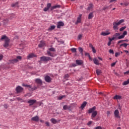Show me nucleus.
Segmentation results:
<instances>
[{"label":"nucleus","mask_w":129,"mask_h":129,"mask_svg":"<svg viewBox=\"0 0 129 129\" xmlns=\"http://www.w3.org/2000/svg\"><path fill=\"white\" fill-rule=\"evenodd\" d=\"M45 124L47 126H50V123L49 122H45Z\"/></svg>","instance_id":"3c124183"},{"label":"nucleus","mask_w":129,"mask_h":129,"mask_svg":"<svg viewBox=\"0 0 129 129\" xmlns=\"http://www.w3.org/2000/svg\"><path fill=\"white\" fill-rule=\"evenodd\" d=\"M39 118L38 116H35L31 118V120H32V121H36V122L39 121Z\"/></svg>","instance_id":"9d476101"},{"label":"nucleus","mask_w":129,"mask_h":129,"mask_svg":"<svg viewBox=\"0 0 129 129\" xmlns=\"http://www.w3.org/2000/svg\"><path fill=\"white\" fill-rule=\"evenodd\" d=\"M36 83H37V84H39V85H42V80L40 79H36L35 80Z\"/></svg>","instance_id":"ddd939ff"},{"label":"nucleus","mask_w":129,"mask_h":129,"mask_svg":"<svg viewBox=\"0 0 129 129\" xmlns=\"http://www.w3.org/2000/svg\"><path fill=\"white\" fill-rule=\"evenodd\" d=\"M93 61H94V64H95L96 65H99V61L97 58H95L93 59Z\"/></svg>","instance_id":"a211bd4d"},{"label":"nucleus","mask_w":129,"mask_h":129,"mask_svg":"<svg viewBox=\"0 0 129 129\" xmlns=\"http://www.w3.org/2000/svg\"><path fill=\"white\" fill-rule=\"evenodd\" d=\"M111 33L109 30H106L105 32H102L101 33V36H108V35H110Z\"/></svg>","instance_id":"1a4fd4ad"},{"label":"nucleus","mask_w":129,"mask_h":129,"mask_svg":"<svg viewBox=\"0 0 129 129\" xmlns=\"http://www.w3.org/2000/svg\"><path fill=\"white\" fill-rule=\"evenodd\" d=\"M11 7H12V8H15V7L16 8H19V2H16L15 4H12Z\"/></svg>","instance_id":"dca6fc26"},{"label":"nucleus","mask_w":129,"mask_h":129,"mask_svg":"<svg viewBox=\"0 0 129 129\" xmlns=\"http://www.w3.org/2000/svg\"><path fill=\"white\" fill-rule=\"evenodd\" d=\"M120 33H116L113 35V37L115 39L118 40V39H117V38H118V37H119V36H120Z\"/></svg>","instance_id":"4468645a"},{"label":"nucleus","mask_w":129,"mask_h":129,"mask_svg":"<svg viewBox=\"0 0 129 129\" xmlns=\"http://www.w3.org/2000/svg\"><path fill=\"white\" fill-rule=\"evenodd\" d=\"M47 52L48 56H50V57H55V54H54V53H51L50 51H47Z\"/></svg>","instance_id":"393cba45"},{"label":"nucleus","mask_w":129,"mask_h":129,"mask_svg":"<svg viewBox=\"0 0 129 129\" xmlns=\"http://www.w3.org/2000/svg\"><path fill=\"white\" fill-rule=\"evenodd\" d=\"M64 97V96H61L59 97L58 99H59V100H61V99H62V98H63Z\"/></svg>","instance_id":"680f3d73"},{"label":"nucleus","mask_w":129,"mask_h":129,"mask_svg":"<svg viewBox=\"0 0 129 129\" xmlns=\"http://www.w3.org/2000/svg\"><path fill=\"white\" fill-rule=\"evenodd\" d=\"M17 60H22V56H17V58H16Z\"/></svg>","instance_id":"c03bdc74"},{"label":"nucleus","mask_w":129,"mask_h":129,"mask_svg":"<svg viewBox=\"0 0 129 129\" xmlns=\"http://www.w3.org/2000/svg\"><path fill=\"white\" fill-rule=\"evenodd\" d=\"M122 42H123V40H119V41L118 42V44H120V43H122Z\"/></svg>","instance_id":"0e129e2a"},{"label":"nucleus","mask_w":129,"mask_h":129,"mask_svg":"<svg viewBox=\"0 0 129 129\" xmlns=\"http://www.w3.org/2000/svg\"><path fill=\"white\" fill-rule=\"evenodd\" d=\"M128 83H129V80H127V81H126L123 83V85H127V84H128Z\"/></svg>","instance_id":"72a5a7b5"},{"label":"nucleus","mask_w":129,"mask_h":129,"mask_svg":"<svg viewBox=\"0 0 129 129\" xmlns=\"http://www.w3.org/2000/svg\"><path fill=\"white\" fill-rule=\"evenodd\" d=\"M1 41H4V44L3 45L4 47L5 48H8V47H9V46H10V38H9V37H8V36H7V35H4L2 36L1 39Z\"/></svg>","instance_id":"f257e3e1"},{"label":"nucleus","mask_w":129,"mask_h":129,"mask_svg":"<svg viewBox=\"0 0 129 129\" xmlns=\"http://www.w3.org/2000/svg\"><path fill=\"white\" fill-rule=\"evenodd\" d=\"M91 123H92V121H90L88 122L87 125H90V124H91Z\"/></svg>","instance_id":"4d7b16f0"},{"label":"nucleus","mask_w":129,"mask_h":129,"mask_svg":"<svg viewBox=\"0 0 129 129\" xmlns=\"http://www.w3.org/2000/svg\"><path fill=\"white\" fill-rule=\"evenodd\" d=\"M79 51L82 55H83V48L82 47H79Z\"/></svg>","instance_id":"7c9ffc66"},{"label":"nucleus","mask_w":129,"mask_h":129,"mask_svg":"<svg viewBox=\"0 0 129 129\" xmlns=\"http://www.w3.org/2000/svg\"><path fill=\"white\" fill-rule=\"evenodd\" d=\"M129 46V44H127V43H122L120 45V47H124V48H126V47H127V46Z\"/></svg>","instance_id":"a878e982"},{"label":"nucleus","mask_w":129,"mask_h":129,"mask_svg":"<svg viewBox=\"0 0 129 129\" xmlns=\"http://www.w3.org/2000/svg\"><path fill=\"white\" fill-rule=\"evenodd\" d=\"M86 104H87V102L84 101L82 104L81 106V108L82 109H83V108H84V107H85L86 106Z\"/></svg>","instance_id":"6ab92c4d"},{"label":"nucleus","mask_w":129,"mask_h":129,"mask_svg":"<svg viewBox=\"0 0 129 129\" xmlns=\"http://www.w3.org/2000/svg\"><path fill=\"white\" fill-rule=\"evenodd\" d=\"M126 27H125V26L122 27H121V28H120L119 31H120V32H121V31H123V30H124V29H126Z\"/></svg>","instance_id":"4c0bfd02"},{"label":"nucleus","mask_w":129,"mask_h":129,"mask_svg":"<svg viewBox=\"0 0 129 129\" xmlns=\"http://www.w3.org/2000/svg\"><path fill=\"white\" fill-rule=\"evenodd\" d=\"M96 73L97 75H100V73H101V71H100V70H96Z\"/></svg>","instance_id":"f704fd0d"},{"label":"nucleus","mask_w":129,"mask_h":129,"mask_svg":"<svg viewBox=\"0 0 129 129\" xmlns=\"http://www.w3.org/2000/svg\"><path fill=\"white\" fill-rule=\"evenodd\" d=\"M3 58L4 55L3 54H0V61H1V60H3Z\"/></svg>","instance_id":"de8ad7c7"},{"label":"nucleus","mask_w":129,"mask_h":129,"mask_svg":"<svg viewBox=\"0 0 129 129\" xmlns=\"http://www.w3.org/2000/svg\"><path fill=\"white\" fill-rule=\"evenodd\" d=\"M94 16H93V12H91L88 16V19L90 20L91 19H92V18H93Z\"/></svg>","instance_id":"5701e85b"},{"label":"nucleus","mask_w":129,"mask_h":129,"mask_svg":"<svg viewBox=\"0 0 129 129\" xmlns=\"http://www.w3.org/2000/svg\"><path fill=\"white\" fill-rule=\"evenodd\" d=\"M4 107L5 108H8V107H9V106L7 104H5Z\"/></svg>","instance_id":"bf43d9fd"},{"label":"nucleus","mask_w":129,"mask_h":129,"mask_svg":"<svg viewBox=\"0 0 129 129\" xmlns=\"http://www.w3.org/2000/svg\"><path fill=\"white\" fill-rule=\"evenodd\" d=\"M115 64H116V62H113L112 63H111V67H113V66H115Z\"/></svg>","instance_id":"5fc2aeb1"},{"label":"nucleus","mask_w":129,"mask_h":129,"mask_svg":"<svg viewBox=\"0 0 129 129\" xmlns=\"http://www.w3.org/2000/svg\"><path fill=\"white\" fill-rule=\"evenodd\" d=\"M109 52L110 54H114V52H113V50H112V49H110L109 50Z\"/></svg>","instance_id":"a19ab883"},{"label":"nucleus","mask_w":129,"mask_h":129,"mask_svg":"<svg viewBox=\"0 0 129 129\" xmlns=\"http://www.w3.org/2000/svg\"><path fill=\"white\" fill-rule=\"evenodd\" d=\"M92 50L93 53H96V50H95V48H94V47H93L92 48Z\"/></svg>","instance_id":"a18cd8bd"},{"label":"nucleus","mask_w":129,"mask_h":129,"mask_svg":"<svg viewBox=\"0 0 129 129\" xmlns=\"http://www.w3.org/2000/svg\"><path fill=\"white\" fill-rule=\"evenodd\" d=\"M52 60V58L49 56H43L40 57V61L42 62H48Z\"/></svg>","instance_id":"20e7f679"},{"label":"nucleus","mask_w":129,"mask_h":129,"mask_svg":"<svg viewBox=\"0 0 129 129\" xmlns=\"http://www.w3.org/2000/svg\"><path fill=\"white\" fill-rule=\"evenodd\" d=\"M124 6H128V3H127V2H125L124 3Z\"/></svg>","instance_id":"e2e57ef3"},{"label":"nucleus","mask_w":129,"mask_h":129,"mask_svg":"<svg viewBox=\"0 0 129 129\" xmlns=\"http://www.w3.org/2000/svg\"><path fill=\"white\" fill-rule=\"evenodd\" d=\"M123 22H124V20L123 19H121L118 22H113V30H114V31H117V30H118V28H117V26H119V25H120V24H122V23H123Z\"/></svg>","instance_id":"7ed1b4c3"},{"label":"nucleus","mask_w":129,"mask_h":129,"mask_svg":"<svg viewBox=\"0 0 129 129\" xmlns=\"http://www.w3.org/2000/svg\"><path fill=\"white\" fill-rule=\"evenodd\" d=\"M49 51H51V52H55L56 51V50L53 47L49 48Z\"/></svg>","instance_id":"e433bc0d"},{"label":"nucleus","mask_w":129,"mask_h":129,"mask_svg":"<svg viewBox=\"0 0 129 129\" xmlns=\"http://www.w3.org/2000/svg\"><path fill=\"white\" fill-rule=\"evenodd\" d=\"M110 45H111V41H109L108 42V46H110Z\"/></svg>","instance_id":"69168bd1"},{"label":"nucleus","mask_w":129,"mask_h":129,"mask_svg":"<svg viewBox=\"0 0 129 129\" xmlns=\"http://www.w3.org/2000/svg\"><path fill=\"white\" fill-rule=\"evenodd\" d=\"M63 109H64V110H66L67 109H68V108H69V107L67 105H64L63 107Z\"/></svg>","instance_id":"58836bf2"},{"label":"nucleus","mask_w":129,"mask_h":129,"mask_svg":"<svg viewBox=\"0 0 129 129\" xmlns=\"http://www.w3.org/2000/svg\"><path fill=\"white\" fill-rule=\"evenodd\" d=\"M22 86H24V87H28L29 90H30V89H31V86L30 85H26V84H22Z\"/></svg>","instance_id":"cd10ccee"},{"label":"nucleus","mask_w":129,"mask_h":129,"mask_svg":"<svg viewBox=\"0 0 129 129\" xmlns=\"http://www.w3.org/2000/svg\"><path fill=\"white\" fill-rule=\"evenodd\" d=\"M69 77V75L67 74L64 76V78H68Z\"/></svg>","instance_id":"13d9d810"},{"label":"nucleus","mask_w":129,"mask_h":129,"mask_svg":"<svg viewBox=\"0 0 129 129\" xmlns=\"http://www.w3.org/2000/svg\"><path fill=\"white\" fill-rule=\"evenodd\" d=\"M16 90L17 93H21V92H23V90H24V88L23 87L18 86L16 87Z\"/></svg>","instance_id":"423d86ee"},{"label":"nucleus","mask_w":129,"mask_h":129,"mask_svg":"<svg viewBox=\"0 0 129 129\" xmlns=\"http://www.w3.org/2000/svg\"><path fill=\"white\" fill-rule=\"evenodd\" d=\"M114 117L116 118H119L120 117L119 116V111L118 110L116 109L114 112Z\"/></svg>","instance_id":"0eeeda50"},{"label":"nucleus","mask_w":129,"mask_h":129,"mask_svg":"<svg viewBox=\"0 0 129 129\" xmlns=\"http://www.w3.org/2000/svg\"><path fill=\"white\" fill-rule=\"evenodd\" d=\"M55 28H56V26L55 25H52L50 26V28H49L48 31H52L54 30V29H55Z\"/></svg>","instance_id":"c85d7f7f"},{"label":"nucleus","mask_w":129,"mask_h":129,"mask_svg":"<svg viewBox=\"0 0 129 129\" xmlns=\"http://www.w3.org/2000/svg\"><path fill=\"white\" fill-rule=\"evenodd\" d=\"M33 57H35V54H34V53H30L27 56V59H31L33 58Z\"/></svg>","instance_id":"aec40b11"},{"label":"nucleus","mask_w":129,"mask_h":129,"mask_svg":"<svg viewBox=\"0 0 129 129\" xmlns=\"http://www.w3.org/2000/svg\"><path fill=\"white\" fill-rule=\"evenodd\" d=\"M123 38H124V36L122 34V35H119V37H117V39L118 40H120V39H123Z\"/></svg>","instance_id":"c9c22d12"},{"label":"nucleus","mask_w":129,"mask_h":129,"mask_svg":"<svg viewBox=\"0 0 129 129\" xmlns=\"http://www.w3.org/2000/svg\"><path fill=\"white\" fill-rule=\"evenodd\" d=\"M76 62L78 65H82L83 64V61L81 60H76Z\"/></svg>","instance_id":"f3484780"},{"label":"nucleus","mask_w":129,"mask_h":129,"mask_svg":"<svg viewBox=\"0 0 129 129\" xmlns=\"http://www.w3.org/2000/svg\"><path fill=\"white\" fill-rule=\"evenodd\" d=\"M45 81L46 82H48V83H50V82H51V81H52V78H51V77H50V76L46 75L45 78Z\"/></svg>","instance_id":"6e6552de"},{"label":"nucleus","mask_w":129,"mask_h":129,"mask_svg":"<svg viewBox=\"0 0 129 129\" xmlns=\"http://www.w3.org/2000/svg\"><path fill=\"white\" fill-rule=\"evenodd\" d=\"M109 114H110V111H107V115H109Z\"/></svg>","instance_id":"774afa93"},{"label":"nucleus","mask_w":129,"mask_h":129,"mask_svg":"<svg viewBox=\"0 0 129 129\" xmlns=\"http://www.w3.org/2000/svg\"><path fill=\"white\" fill-rule=\"evenodd\" d=\"M113 40H115V38L113 36L112 38L109 39V41L111 42L112 41H113Z\"/></svg>","instance_id":"8fccbe9b"},{"label":"nucleus","mask_w":129,"mask_h":129,"mask_svg":"<svg viewBox=\"0 0 129 129\" xmlns=\"http://www.w3.org/2000/svg\"><path fill=\"white\" fill-rule=\"evenodd\" d=\"M37 89H38V87L34 86L33 88H32L31 87V88H30V90H32V91H34V90H36Z\"/></svg>","instance_id":"473e14b6"},{"label":"nucleus","mask_w":129,"mask_h":129,"mask_svg":"<svg viewBox=\"0 0 129 129\" xmlns=\"http://www.w3.org/2000/svg\"><path fill=\"white\" fill-rule=\"evenodd\" d=\"M57 8H60V5L53 6L51 8V11H53V10H55V9H57Z\"/></svg>","instance_id":"c756f323"},{"label":"nucleus","mask_w":129,"mask_h":129,"mask_svg":"<svg viewBox=\"0 0 129 129\" xmlns=\"http://www.w3.org/2000/svg\"><path fill=\"white\" fill-rule=\"evenodd\" d=\"M63 26H64V23L60 21L57 23V29H60L61 27H63Z\"/></svg>","instance_id":"9b49d317"},{"label":"nucleus","mask_w":129,"mask_h":129,"mask_svg":"<svg viewBox=\"0 0 129 129\" xmlns=\"http://www.w3.org/2000/svg\"><path fill=\"white\" fill-rule=\"evenodd\" d=\"M96 107L94 106L92 108H91L88 110V113H92L91 115V119H94L95 117L97 115V111H96Z\"/></svg>","instance_id":"f03ea898"},{"label":"nucleus","mask_w":129,"mask_h":129,"mask_svg":"<svg viewBox=\"0 0 129 129\" xmlns=\"http://www.w3.org/2000/svg\"><path fill=\"white\" fill-rule=\"evenodd\" d=\"M45 43L44 42H42V41H41L40 42V43L38 45V46L40 47V48H42V47H44V46H45Z\"/></svg>","instance_id":"b1692460"},{"label":"nucleus","mask_w":129,"mask_h":129,"mask_svg":"<svg viewBox=\"0 0 129 129\" xmlns=\"http://www.w3.org/2000/svg\"><path fill=\"white\" fill-rule=\"evenodd\" d=\"M77 49L75 48H72L71 49V50L72 51V52H73V53H76L77 52Z\"/></svg>","instance_id":"2f4dec72"},{"label":"nucleus","mask_w":129,"mask_h":129,"mask_svg":"<svg viewBox=\"0 0 129 129\" xmlns=\"http://www.w3.org/2000/svg\"><path fill=\"white\" fill-rule=\"evenodd\" d=\"M95 129H102V128H101V126H98L96 127L95 128Z\"/></svg>","instance_id":"864d4df0"},{"label":"nucleus","mask_w":129,"mask_h":129,"mask_svg":"<svg viewBox=\"0 0 129 129\" xmlns=\"http://www.w3.org/2000/svg\"><path fill=\"white\" fill-rule=\"evenodd\" d=\"M119 55H120V53L119 52H116L115 53V57H117V56H119Z\"/></svg>","instance_id":"37998d69"},{"label":"nucleus","mask_w":129,"mask_h":129,"mask_svg":"<svg viewBox=\"0 0 129 129\" xmlns=\"http://www.w3.org/2000/svg\"><path fill=\"white\" fill-rule=\"evenodd\" d=\"M36 102H37V100H36L35 99H30L28 100L27 101V103L29 104V106H32V105H34V104H35Z\"/></svg>","instance_id":"39448f33"},{"label":"nucleus","mask_w":129,"mask_h":129,"mask_svg":"<svg viewBox=\"0 0 129 129\" xmlns=\"http://www.w3.org/2000/svg\"><path fill=\"white\" fill-rule=\"evenodd\" d=\"M50 121H51V122L54 124H55V123H57V122H58V121H57V120H56V119L55 118H51L50 119Z\"/></svg>","instance_id":"4be33fe9"},{"label":"nucleus","mask_w":129,"mask_h":129,"mask_svg":"<svg viewBox=\"0 0 129 129\" xmlns=\"http://www.w3.org/2000/svg\"><path fill=\"white\" fill-rule=\"evenodd\" d=\"M85 56H88V57H90V54H89L88 53H85Z\"/></svg>","instance_id":"052dcab7"},{"label":"nucleus","mask_w":129,"mask_h":129,"mask_svg":"<svg viewBox=\"0 0 129 129\" xmlns=\"http://www.w3.org/2000/svg\"><path fill=\"white\" fill-rule=\"evenodd\" d=\"M113 2H116V0H110L109 3H113Z\"/></svg>","instance_id":"338daca9"},{"label":"nucleus","mask_w":129,"mask_h":129,"mask_svg":"<svg viewBox=\"0 0 129 129\" xmlns=\"http://www.w3.org/2000/svg\"><path fill=\"white\" fill-rule=\"evenodd\" d=\"M46 8L49 10L51 8V3L47 4Z\"/></svg>","instance_id":"ea45409f"},{"label":"nucleus","mask_w":129,"mask_h":129,"mask_svg":"<svg viewBox=\"0 0 129 129\" xmlns=\"http://www.w3.org/2000/svg\"><path fill=\"white\" fill-rule=\"evenodd\" d=\"M81 17H82V15H80L77 18V22H76V25L79 24L81 22Z\"/></svg>","instance_id":"f8f14e48"},{"label":"nucleus","mask_w":129,"mask_h":129,"mask_svg":"<svg viewBox=\"0 0 129 129\" xmlns=\"http://www.w3.org/2000/svg\"><path fill=\"white\" fill-rule=\"evenodd\" d=\"M107 9H108V6H105V7H104V8H103V10L104 11H105V10H106Z\"/></svg>","instance_id":"603ef678"},{"label":"nucleus","mask_w":129,"mask_h":129,"mask_svg":"<svg viewBox=\"0 0 129 129\" xmlns=\"http://www.w3.org/2000/svg\"><path fill=\"white\" fill-rule=\"evenodd\" d=\"M122 97H121V96H120V95H116L115 96L113 97V99H116V100H120L121 99Z\"/></svg>","instance_id":"2eb2a0df"},{"label":"nucleus","mask_w":129,"mask_h":129,"mask_svg":"<svg viewBox=\"0 0 129 129\" xmlns=\"http://www.w3.org/2000/svg\"><path fill=\"white\" fill-rule=\"evenodd\" d=\"M81 38H82V35H79L78 37V40H81Z\"/></svg>","instance_id":"49530a36"},{"label":"nucleus","mask_w":129,"mask_h":129,"mask_svg":"<svg viewBox=\"0 0 129 129\" xmlns=\"http://www.w3.org/2000/svg\"><path fill=\"white\" fill-rule=\"evenodd\" d=\"M49 9L48 8H44L43 9L44 12H47V11H48Z\"/></svg>","instance_id":"6e6d98bb"},{"label":"nucleus","mask_w":129,"mask_h":129,"mask_svg":"<svg viewBox=\"0 0 129 129\" xmlns=\"http://www.w3.org/2000/svg\"><path fill=\"white\" fill-rule=\"evenodd\" d=\"M127 34V32L126 31H124L122 34V35H123L124 37H125V36Z\"/></svg>","instance_id":"79ce46f5"},{"label":"nucleus","mask_w":129,"mask_h":129,"mask_svg":"<svg viewBox=\"0 0 129 129\" xmlns=\"http://www.w3.org/2000/svg\"><path fill=\"white\" fill-rule=\"evenodd\" d=\"M93 8V5L92 4H89V6L88 7V11H92V9Z\"/></svg>","instance_id":"412c9836"},{"label":"nucleus","mask_w":129,"mask_h":129,"mask_svg":"<svg viewBox=\"0 0 129 129\" xmlns=\"http://www.w3.org/2000/svg\"><path fill=\"white\" fill-rule=\"evenodd\" d=\"M89 46L90 48H91V49H92L93 48H94V47H93V45H92V44L91 43H89Z\"/></svg>","instance_id":"09e8293b"},{"label":"nucleus","mask_w":129,"mask_h":129,"mask_svg":"<svg viewBox=\"0 0 129 129\" xmlns=\"http://www.w3.org/2000/svg\"><path fill=\"white\" fill-rule=\"evenodd\" d=\"M11 62L13 64H15V63H18V62H19V60H18L17 59H14L12 60L11 61Z\"/></svg>","instance_id":"bb28decb"}]
</instances>
